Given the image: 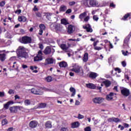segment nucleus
<instances>
[{"instance_id":"obj_1","label":"nucleus","mask_w":131,"mask_h":131,"mask_svg":"<svg viewBox=\"0 0 131 131\" xmlns=\"http://www.w3.org/2000/svg\"><path fill=\"white\" fill-rule=\"evenodd\" d=\"M18 58H27L28 57V53L24 50H17L16 51Z\"/></svg>"},{"instance_id":"obj_2","label":"nucleus","mask_w":131,"mask_h":131,"mask_svg":"<svg viewBox=\"0 0 131 131\" xmlns=\"http://www.w3.org/2000/svg\"><path fill=\"white\" fill-rule=\"evenodd\" d=\"M31 41H32L31 37L27 36H24L21 39H20V42L21 43H25V45L27 43H31Z\"/></svg>"},{"instance_id":"obj_3","label":"nucleus","mask_w":131,"mask_h":131,"mask_svg":"<svg viewBox=\"0 0 131 131\" xmlns=\"http://www.w3.org/2000/svg\"><path fill=\"white\" fill-rule=\"evenodd\" d=\"M31 93L34 95H37L39 96L43 94V92H42L41 89L39 88H32L31 90Z\"/></svg>"},{"instance_id":"obj_4","label":"nucleus","mask_w":131,"mask_h":131,"mask_svg":"<svg viewBox=\"0 0 131 131\" xmlns=\"http://www.w3.org/2000/svg\"><path fill=\"white\" fill-rule=\"evenodd\" d=\"M42 52L41 50H39L36 56L34 57V62H39L42 60Z\"/></svg>"},{"instance_id":"obj_5","label":"nucleus","mask_w":131,"mask_h":131,"mask_svg":"<svg viewBox=\"0 0 131 131\" xmlns=\"http://www.w3.org/2000/svg\"><path fill=\"white\" fill-rule=\"evenodd\" d=\"M87 13V12H84L79 15V18L81 20V21H82V20H84V22H88V21L90 20V16H86Z\"/></svg>"},{"instance_id":"obj_6","label":"nucleus","mask_w":131,"mask_h":131,"mask_svg":"<svg viewBox=\"0 0 131 131\" xmlns=\"http://www.w3.org/2000/svg\"><path fill=\"white\" fill-rule=\"evenodd\" d=\"M21 108H22L21 106H13L10 107L9 110L11 113H17V112H18V110H21Z\"/></svg>"},{"instance_id":"obj_7","label":"nucleus","mask_w":131,"mask_h":131,"mask_svg":"<svg viewBox=\"0 0 131 131\" xmlns=\"http://www.w3.org/2000/svg\"><path fill=\"white\" fill-rule=\"evenodd\" d=\"M121 94L124 97H128L130 94V92H129V90L126 88H123L121 90Z\"/></svg>"},{"instance_id":"obj_8","label":"nucleus","mask_w":131,"mask_h":131,"mask_svg":"<svg viewBox=\"0 0 131 131\" xmlns=\"http://www.w3.org/2000/svg\"><path fill=\"white\" fill-rule=\"evenodd\" d=\"M54 62H56V60L53 58H48L45 59V65H50L51 64H54Z\"/></svg>"},{"instance_id":"obj_9","label":"nucleus","mask_w":131,"mask_h":131,"mask_svg":"<svg viewBox=\"0 0 131 131\" xmlns=\"http://www.w3.org/2000/svg\"><path fill=\"white\" fill-rule=\"evenodd\" d=\"M38 124V122H37V121H31L30 123H29V127H31V128H35V127H36V126H37Z\"/></svg>"},{"instance_id":"obj_10","label":"nucleus","mask_w":131,"mask_h":131,"mask_svg":"<svg viewBox=\"0 0 131 131\" xmlns=\"http://www.w3.org/2000/svg\"><path fill=\"white\" fill-rule=\"evenodd\" d=\"M75 31V27L70 25L68 28V33L69 34H72Z\"/></svg>"},{"instance_id":"obj_11","label":"nucleus","mask_w":131,"mask_h":131,"mask_svg":"<svg viewBox=\"0 0 131 131\" xmlns=\"http://www.w3.org/2000/svg\"><path fill=\"white\" fill-rule=\"evenodd\" d=\"M83 28L86 29L87 32H93V29L91 27V25L88 24L85 26H83Z\"/></svg>"},{"instance_id":"obj_12","label":"nucleus","mask_w":131,"mask_h":131,"mask_svg":"<svg viewBox=\"0 0 131 131\" xmlns=\"http://www.w3.org/2000/svg\"><path fill=\"white\" fill-rule=\"evenodd\" d=\"M39 31L38 33L39 35H42V33L43 32V30L46 29V26L43 24H40L39 25Z\"/></svg>"},{"instance_id":"obj_13","label":"nucleus","mask_w":131,"mask_h":131,"mask_svg":"<svg viewBox=\"0 0 131 131\" xmlns=\"http://www.w3.org/2000/svg\"><path fill=\"white\" fill-rule=\"evenodd\" d=\"M103 98H95L93 99V101L95 104H101V103L103 102V100H102Z\"/></svg>"},{"instance_id":"obj_14","label":"nucleus","mask_w":131,"mask_h":131,"mask_svg":"<svg viewBox=\"0 0 131 131\" xmlns=\"http://www.w3.org/2000/svg\"><path fill=\"white\" fill-rule=\"evenodd\" d=\"M70 44L68 43L67 45L66 44H60L59 45V47L61 48V49L62 50H68V49H69V48H70Z\"/></svg>"},{"instance_id":"obj_15","label":"nucleus","mask_w":131,"mask_h":131,"mask_svg":"<svg viewBox=\"0 0 131 131\" xmlns=\"http://www.w3.org/2000/svg\"><path fill=\"white\" fill-rule=\"evenodd\" d=\"M113 96H114V93L111 92L108 95L106 96V100L107 101H112L113 100Z\"/></svg>"},{"instance_id":"obj_16","label":"nucleus","mask_w":131,"mask_h":131,"mask_svg":"<svg viewBox=\"0 0 131 131\" xmlns=\"http://www.w3.org/2000/svg\"><path fill=\"white\" fill-rule=\"evenodd\" d=\"M79 125H80L79 122L78 121L74 122L71 123V128H77V127H79Z\"/></svg>"},{"instance_id":"obj_17","label":"nucleus","mask_w":131,"mask_h":131,"mask_svg":"<svg viewBox=\"0 0 131 131\" xmlns=\"http://www.w3.org/2000/svg\"><path fill=\"white\" fill-rule=\"evenodd\" d=\"M54 28L57 31H61L63 29V26L61 24L55 25Z\"/></svg>"},{"instance_id":"obj_18","label":"nucleus","mask_w":131,"mask_h":131,"mask_svg":"<svg viewBox=\"0 0 131 131\" xmlns=\"http://www.w3.org/2000/svg\"><path fill=\"white\" fill-rule=\"evenodd\" d=\"M86 86L88 89H90V90H96V86L95 85V84H93L92 83L86 84Z\"/></svg>"},{"instance_id":"obj_19","label":"nucleus","mask_w":131,"mask_h":131,"mask_svg":"<svg viewBox=\"0 0 131 131\" xmlns=\"http://www.w3.org/2000/svg\"><path fill=\"white\" fill-rule=\"evenodd\" d=\"M97 76H98V74L95 72H91L89 75V77L90 78H91V79H95V78H97Z\"/></svg>"},{"instance_id":"obj_20","label":"nucleus","mask_w":131,"mask_h":131,"mask_svg":"<svg viewBox=\"0 0 131 131\" xmlns=\"http://www.w3.org/2000/svg\"><path fill=\"white\" fill-rule=\"evenodd\" d=\"M59 65L61 68H66V67L68 66V64H67V62L64 61L60 62Z\"/></svg>"},{"instance_id":"obj_21","label":"nucleus","mask_w":131,"mask_h":131,"mask_svg":"<svg viewBox=\"0 0 131 131\" xmlns=\"http://www.w3.org/2000/svg\"><path fill=\"white\" fill-rule=\"evenodd\" d=\"M45 127L46 128H52L53 125H52V122L51 121H47L45 123Z\"/></svg>"},{"instance_id":"obj_22","label":"nucleus","mask_w":131,"mask_h":131,"mask_svg":"<svg viewBox=\"0 0 131 131\" xmlns=\"http://www.w3.org/2000/svg\"><path fill=\"white\" fill-rule=\"evenodd\" d=\"M11 104H14V102L10 101L7 102V103L5 104L4 105V108L5 110H8L9 109V107Z\"/></svg>"},{"instance_id":"obj_23","label":"nucleus","mask_w":131,"mask_h":131,"mask_svg":"<svg viewBox=\"0 0 131 131\" xmlns=\"http://www.w3.org/2000/svg\"><path fill=\"white\" fill-rule=\"evenodd\" d=\"M102 83L104 84L105 88H109L111 85V81L108 80H106L102 82Z\"/></svg>"},{"instance_id":"obj_24","label":"nucleus","mask_w":131,"mask_h":131,"mask_svg":"<svg viewBox=\"0 0 131 131\" xmlns=\"http://www.w3.org/2000/svg\"><path fill=\"white\" fill-rule=\"evenodd\" d=\"M71 70L72 71L75 72V73H79V72H80V68L79 66H77L73 68Z\"/></svg>"},{"instance_id":"obj_25","label":"nucleus","mask_w":131,"mask_h":131,"mask_svg":"<svg viewBox=\"0 0 131 131\" xmlns=\"http://www.w3.org/2000/svg\"><path fill=\"white\" fill-rule=\"evenodd\" d=\"M83 62H88L89 61V53H85L82 58Z\"/></svg>"},{"instance_id":"obj_26","label":"nucleus","mask_w":131,"mask_h":131,"mask_svg":"<svg viewBox=\"0 0 131 131\" xmlns=\"http://www.w3.org/2000/svg\"><path fill=\"white\" fill-rule=\"evenodd\" d=\"M64 53H67L68 57H71L72 55H73L74 53L72 50H64Z\"/></svg>"},{"instance_id":"obj_27","label":"nucleus","mask_w":131,"mask_h":131,"mask_svg":"<svg viewBox=\"0 0 131 131\" xmlns=\"http://www.w3.org/2000/svg\"><path fill=\"white\" fill-rule=\"evenodd\" d=\"M70 91L72 94H71V97H74L75 96V94H76V90L74 88L71 87L70 89Z\"/></svg>"},{"instance_id":"obj_28","label":"nucleus","mask_w":131,"mask_h":131,"mask_svg":"<svg viewBox=\"0 0 131 131\" xmlns=\"http://www.w3.org/2000/svg\"><path fill=\"white\" fill-rule=\"evenodd\" d=\"M6 56V55L5 53L0 54V60L1 62H4V61L7 59Z\"/></svg>"},{"instance_id":"obj_29","label":"nucleus","mask_w":131,"mask_h":131,"mask_svg":"<svg viewBox=\"0 0 131 131\" xmlns=\"http://www.w3.org/2000/svg\"><path fill=\"white\" fill-rule=\"evenodd\" d=\"M53 15V13L50 12L45 13V16H46L48 20H51V17Z\"/></svg>"},{"instance_id":"obj_30","label":"nucleus","mask_w":131,"mask_h":131,"mask_svg":"<svg viewBox=\"0 0 131 131\" xmlns=\"http://www.w3.org/2000/svg\"><path fill=\"white\" fill-rule=\"evenodd\" d=\"M26 20H27V18L24 16L18 17V21H19V22H26Z\"/></svg>"},{"instance_id":"obj_31","label":"nucleus","mask_w":131,"mask_h":131,"mask_svg":"<svg viewBox=\"0 0 131 131\" xmlns=\"http://www.w3.org/2000/svg\"><path fill=\"white\" fill-rule=\"evenodd\" d=\"M67 10V6L65 5H61L59 8L60 12H65Z\"/></svg>"},{"instance_id":"obj_32","label":"nucleus","mask_w":131,"mask_h":131,"mask_svg":"<svg viewBox=\"0 0 131 131\" xmlns=\"http://www.w3.org/2000/svg\"><path fill=\"white\" fill-rule=\"evenodd\" d=\"M47 107V103H39L38 108H41V109H43Z\"/></svg>"},{"instance_id":"obj_33","label":"nucleus","mask_w":131,"mask_h":131,"mask_svg":"<svg viewBox=\"0 0 131 131\" xmlns=\"http://www.w3.org/2000/svg\"><path fill=\"white\" fill-rule=\"evenodd\" d=\"M90 5L92 7L97 6V2L96 0H90Z\"/></svg>"},{"instance_id":"obj_34","label":"nucleus","mask_w":131,"mask_h":131,"mask_svg":"<svg viewBox=\"0 0 131 131\" xmlns=\"http://www.w3.org/2000/svg\"><path fill=\"white\" fill-rule=\"evenodd\" d=\"M24 104L25 106H29L31 104V102H30V100L29 99H26L24 101Z\"/></svg>"},{"instance_id":"obj_35","label":"nucleus","mask_w":131,"mask_h":131,"mask_svg":"<svg viewBox=\"0 0 131 131\" xmlns=\"http://www.w3.org/2000/svg\"><path fill=\"white\" fill-rule=\"evenodd\" d=\"M8 123H9V121L7 119H4L2 121V124L3 126H4V125H6V124H8Z\"/></svg>"},{"instance_id":"obj_36","label":"nucleus","mask_w":131,"mask_h":131,"mask_svg":"<svg viewBox=\"0 0 131 131\" xmlns=\"http://www.w3.org/2000/svg\"><path fill=\"white\" fill-rule=\"evenodd\" d=\"M99 42V40H97L96 41L94 42L93 46L94 47L95 50H101L102 48L101 47H97L96 46H97V43Z\"/></svg>"},{"instance_id":"obj_37","label":"nucleus","mask_w":131,"mask_h":131,"mask_svg":"<svg viewBox=\"0 0 131 131\" xmlns=\"http://www.w3.org/2000/svg\"><path fill=\"white\" fill-rule=\"evenodd\" d=\"M43 53L45 55H50L52 53V50H45Z\"/></svg>"},{"instance_id":"obj_38","label":"nucleus","mask_w":131,"mask_h":131,"mask_svg":"<svg viewBox=\"0 0 131 131\" xmlns=\"http://www.w3.org/2000/svg\"><path fill=\"white\" fill-rule=\"evenodd\" d=\"M61 24H63L64 25H67L68 24V21L66 20V19L63 18L61 20Z\"/></svg>"},{"instance_id":"obj_39","label":"nucleus","mask_w":131,"mask_h":131,"mask_svg":"<svg viewBox=\"0 0 131 131\" xmlns=\"http://www.w3.org/2000/svg\"><path fill=\"white\" fill-rule=\"evenodd\" d=\"M46 80L47 82H51L53 80V78H52V76H48L46 78Z\"/></svg>"},{"instance_id":"obj_40","label":"nucleus","mask_w":131,"mask_h":131,"mask_svg":"<svg viewBox=\"0 0 131 131\" xmlns=\"http://www.w3.org/2000/svg\"><path fill=\"white\" fill-rule=\"evenodd\" d=\"M60 131H69V129L67 127H61Z\"/></svg>"},{"instance_id":"obj_41","label":"nucleus","mask_w":131,"mask_h":131,"mask_svg":"<svg viewBox=\"0 0 131 131\" xmlns=\"http://www.w3.org/2000/svg\"><path fill=\"white\" fill-rule=\"evenodd\" d=\"M122 53L123 54V56H127V55H128V51L122 50Z\"/></svg>"},{"instance_id":"obj_42","label":"nucleus","mask_w":131,"mask_h":131,"mask_svg":"<svg viewBox=\"0 0 131 131\" xmlns=\"http://www.w3.org/2000/svg\"><path fill=\"white\" fill-rule=\"evenodd\" d=\"M113 121L114 122L117 123V122H119L120 121V120L118 118L113 117Z\"/></svg>"},{"instance_id":"obj_43","label":"nucleus","mask_w":131,"mask_h":131,"mask_svg":"<svg viewBox=\"0 0 131 131\" xmlns=\"http://www.w3.org/2000/svg\"><path fill=\"white\" fill-rule=\"evenodd\" d=\"M83 118H84V116L82 115H81L80 114H79L78 115V119H83Z\"/></svg>"},{"instance_id":"obj_44","label":"nucleus","mask_w":131,"mask_h":131,"mask_svg":"<svg viewBox=\"0 0 131 131\" xmlns=\"http://www.w3.org/2000/svg\"><path fill=\"white\" fill-rule=\"evenodd\" d=\"M115 71H116L118 72V73H120L121 72V70L119 69V68H116L114 69Z\"/></svg>"},{"instance_id":"obj_45","label":"nucleus","mask_w":131,"mask_h":131,"mask_svg":"<svg viewBox=\"0 0 131 131\" xmlns=\"http://www.w3.org/2000/svg\"><path fill=\"white\" fill-rule=\"evenodd\" d=\"M128 17H129V13H127V14H125L124 17H123V20H126V19H127V18H128Z\"/></svg>"},{"instance_id":"obj_46","label":"nucleus","mask_w":131,"mask_h":131,"mask_svg":"<svg viewBox=\"0 0 131 131\" xmlns=\"http://www.w3.org/2000/svg\"><path fill=\"white\" fill-rule=\"evenodd\" d=\"M84 131H91L92 130V129L91 128V127L90 126H88L86 127L84 129Z\"/></svg>"},{"instance_id":"obj_47","label":"nucleus","mask_w":131,"mask_h":131,"mask_svg":"<svg viewBox=\"0 0 131 131\" xmlns=\"http://www.w3.org/2000/svg\"><path fill=\"white\" fill-rule=\"evenodd\" d=\"M35 14L37 17H38L39 18L41 17V13H40V12H36Z\"/></svg>"},{"instance_id":"obj_48","label":"nucleus","mask_w":131,"mask_h":131,"mask_svg":"<svg viewBox=\"0 0 131 131\" xmlns=\"http://www.w3.org/2000/svg\"><path fill=\"white\" fill-rule=\"evenodd\" d=\"M5 5H6V2L5 1L0 2V7H4Z\"/></svg>"},{"instance_id":"obj_49","label":"nucleus","mask_w":131,"mask_h":131,"mask_svg":"<svg viewBox=\"0 0 131 131\" xmlns=\"http://www.w3.org/2000/svg\"><path fill=\"white\" fill-rule=\"evenodd\" d=\"M93 20H95V21H98L99 20V17H98V16L94 15L93 16Z\"/></svg>"},{"instance_id":"obj_50","label":"nucleus","mask_w":131,"mask_h":131,"mask_svg":"<svg viewBox=\"0 0 131 131\" xmlns=\"http://www.w3.org/2000/svg\"><path fill=\"white\" fill-rule=\"evenodd\" d=\"M121 64L123 67H125L126 66V62H125V61H122Z\"/></svg>"},{"instance_id":"obj_51","label":"nucleus","mask_w":131,"mask_h":131,"mask_svg":"<svg viewBox=\"0 0 131 131\" xmlns=\"http://www.w3.org/2000/svg\"><path fill=\"white\" fill-rule=\"evenodd\" d=\"M8 94H9V95H12V94H14V90L10 89L8 91Z\"/></svg>"},{"instance_id":"obj_52","label":"nucleus","mask_w":131,"mask_h":131,"mask_svg":"<svg viewBox=\"0 0 131 131\" xmlns=\"http://www.w3.org/2000/svg\"><path fill=\"white\" fill-rule=\"evenodd\" d=\"M71 12H72V10H71V9H69L68 10L66 11V14H70V13H71Z\"/></svg>"},{"instance_id":"obj_53","label":"nucleus","mask_w":131,"mask_h":131,"mask_svg":"<svg viewBox=\"0 0 131 131\" xmlns=\"http://www.w3.org/2000/svg\"><path fill=\"white\" fill-rule=\"evenodd\" d=\"M95 90H97V91H100V92H101V91L102 90V87L100 86H96V89Z\"/></svg>"},{"instance_id":"obj_54","label":"nucleus","mask_w":131,"mask_h":131,"mask_svg":"<svg viewBox=\"0 0 131 131\" xmlns=\"http://www.w3.org/2000/svg\"><path fill=\"white\" fill-rule=\"evenodd\" d=\"M107 121L108 122H114L113 121V118H110L107 119Z\"/></svg>"},{"instance_id":"obj_55","label":"nucleus","mask_w":131,"mask_h":131,"mask_svg":"<svg viewBox=\"0 0 131 131\" xmlns=\"http://www.w3.org/2000/svg\"><path fill=\"white\" fill-rule=\"evenodd\" d=\"M75 4V2H71L69 3V6H74V4Z\"/></svg>"},{"instance_id":"obj_56","label":"nucleus","mask_w":131,"mask_h":131,"mask_svg":"<svg viewBox=\"0 0 131 131\" xmlns=\"http://www.w3.org/2000/svg\"><path fill=\"white\" fill-rule=\"evenodd\" d=\"M0 97H5V93L0 92Z\"/></svg>"},{"instance_id":"obj_57","label":"nucleus","mask_w":131,"mask_h":131,"mask_svg":"<svg viewBox=\"0 0 131 131\" xmlns=\"http://www.w3.org/2000/svg\"><path fill=\"white\" fill-rule=\"evenodd\" d=\"M33 11L35 12L36 11H38V9L36 8V6H34V8L33 9Z\"/></svg>"},{"instance_id":"obj_58","label":"nucleus","mask_w":131,"mask_h":131,"mask_svg":"<svg viewBox=\"0 0 131 131\" xmlns=\"http://www.w3.org/2000/svg\"><path fill=\"white\" fill-rule=\"evenodd\" d=\"M25 48L23 46H19L17 50H24Z\"/></svg>"},{"instance_id":"obj_59","label":"nucleus","mask_w":131,"mask_h":131,"mask_svg":"<svg viewBox=\"0 0 131 131\" xmlns=\"http://www.w3.org/2000/svg\"><path fill=\"white\" fill-rule=\"evenodd\" d=\"M39 49H40L41 50H43V46L42 44H39Z\"/></svg>"},{"instance_id":"obj_60","label":"nucleus","mask_w":131,"mask_h":131,"mask_svg":"<svg viewBox=\"0 0 131 131\" xmlns=\"http://www.w3.org/2000/svg\"><path fill=\"white\" fill-rule=\"evenodd\" d=\"M110 7H112V8H115V5L113 3H111Z\"/></svg>"},{"instance_id":"obj_61","label":"nucleus","mask_w":131,"mask_h":131,"mask_svg":"<svg viewBox=\"0 0 131 131\" xmlns=\"http://www.w3.org/2000/svg\"><path fill=\"white\" fill-rule=\"evenodd\" d=\"M28 66H27V65H25V64H23V66H22V68L24 69H26V68H28Z\"/></svg>"},{"instance_id":"obj_62","label":"nucleus","mask_w":131,"mask_h":131,"mask_svg":"<svg viewBox=\"0 0 131 131\" xmlns=\"http://www.w3.org/2000/svg\"><path fill=\"white\" fill-rule=\"evenodd\" d=\"M79 104H80V102H79V101L78 100H76V102H75V105H79Z\"/></svg>"},{"instance_id":"obj_63","label":"nucleus","mask_w":131,"mask_h":131,"mask_svg":"<svg viewBox=\"0 0 131 131\" xmlns=\"http://www.w3.org/2000/svg\"><path fill=\"white\" fill-rule=\"evenodd\" d=\"M124 127H128L129 126V125H128V124H127V123H124Z\"/></svg>"},{"instance_id":"obj_64","label":"nucleus","mask_w":131,"mask_h":131,"mask_svg":"<svg viewBox=\"0 0 131 131\" xmlns=\"http://www.w3.org/2000/svg\"><path fill=\"white\" fill-rule=\"evenodd\" d=\"M7 131H13V127H9L7 129Z\"/></svg>"}]
</instances>
